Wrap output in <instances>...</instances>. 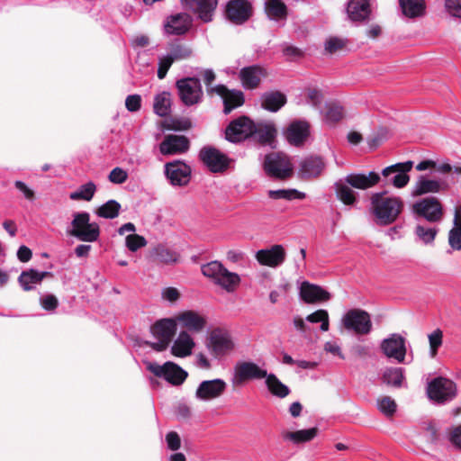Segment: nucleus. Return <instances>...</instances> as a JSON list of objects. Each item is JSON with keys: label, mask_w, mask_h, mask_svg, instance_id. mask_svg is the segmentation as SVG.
I'll list each match as a JSON object with an SVG mask.
<instances>
[{"label": "nucleus", "mask_w": 461, "mask_h": 461, "mask_svg": "<svg viewBox=\"0 0 461 461\" xmlns=\"http://www.w3.org/2000/svg\"><path fill=\"white\" fill-rule=\"evenodd\" d=\"M235 348L231 336L225 330L215 329L212 330L205 341V348L209 356L203 352L195 355L194 364L203 370H210L212 361H220L228 356Z\"/></svg>", "instance_id": "1"}, {"label": "nucleus", "mask_w": 461, "mask_h": 461, "mask_svg": "<svg viewBox=\"0 0 461 461\" xmlns=\"http://www.w3.org/2000/svg\"><path fill=\"white\" fill-rule=\"evenodd\" d=\"M386 192L375 193L371 196L372 212L379 225L393 223L402 213L404 203L399 196H386Z\"/></svg>", "instance_id": "2"}, {"label": "nucleus", "mask_w": 461, "mask_h": 461, "mask_svg": "<svg viewBox=\"0 0 461 461\" xmlns=\"http://www.w3.org/2000/svg\"><path fill=\"white\" fill-rule=\"evenodd\" d=\"M202 273L229 293L234 292L240 283V277L238 274L229 271L217 260L203 265Z\"/></svg>", "instance_id": "3"}, {"label": "nucleus", "mask_w": 461, "mask_h": 461, "mask_svg": "<svg viewBox=\"0 0 461 461\" xmlns=\"http://www.w3.org/2000/svg\"><path fill=\"white\" fill-rule=\"evenodd\" d=\"M67 233L83 242H95L100 237V227L90 221V214L87 212H75L71 221V228Z\"/></svg>", "instance_id": "4"}, {"label": "nucleus", "mask_w": 461, "mask_h": 461, "mask_svg": "<svg viewBox=\"0 0 461 461\" xmlns=\"http://www.w3.org/2000/svg\"><path fill=\"white\" fill-rule=\"evenodd\" d=\"M191 54L192 50L187 46L177 41L169 42L166 51L158 56V77L164 79L174 62L185 59Z\"/></svg>", "instance_id": "5"}, {"label": "nucleus", "mask_w": 461, "mask_h": 461, "mask_svg": "<svg viewBox=\"0 0 461 461\" xmlns=\"http://www.w3.org/2000/svg\"><path fill=\"white\" fill-rule=\"evenodd\" d=\"M411 212L415 219L425 220L429 223L440 222L444 211L440 201L433 196L417 200L411 205Z\"/></svg>", "instance_id": "6"}, {"label": "nucleus", "mask_w": 461, "mask_h": 461, "mask_svg": "<svg viewBox=\"0 0 461 461\" xmlns=\"http://www.w3.org/2000/svg\"><path fill=\"white\" fill-rule=\"evenodd\" d=\"M143 363L147 370L155 376L162 378L173 385L182 384L188 375L185 370L171 361H167L163 365L149 360H145Z\"/></svg>", "instance_id": "7"}, {"label": "nucleus", "mask_w": 461, "mask_h": 461, "mask_svg": "<svg viewBox=\"0 0 461 461\" xmlns=\"http://www.w3.org/2000/svg\"><path fill=\"white\" fill-rule=\"evenodd\" d=\"M176 331V320L173 318L161 319L156 321L150 328V332L157 341H147L146 344L155 351L161 352L168 347Z\"/></svg>", "instance_id": "8"}, {"label": "nucleus", "mask_w": 461, "mask_h": 461, "mask_svg": "<svg viewBox=\"0 0 461 461\" xmlns=\"http://www.w3.org/2000/svg\"><path fill=\"white\" fill-rule=\"evenodd\" d=\"M267 369L252 361H239L233 367L230 379L233 386H240L250 380H261L267 376Z\"/></svg>", "instance_id": "9"}, {"label": "nucleus", "mask_w": 461, "mask_h": 461, "mask_svg": "<svg viewBox=\"0 0 461 461\" xmlns=\"http://www.w3.org/2000/svg\"><path fill=\"white\" fill-rule=\"evenodd\" d=\"M341 322L346 330L357 335H367L372 330L370 314L361 309L348 310L342 317Z\"/></svg>", "instance_id": "10"}, {"label": "nucleus", "mask_w": 461, "mask_h": 461, "mask_svg": "<svg viewBox=\"0 0 461 461\" xmlns=\"http://www.w3.org/2000/svg\"><path fill=\"white\" fill-rule=\"evenodd\" d=\"M258 131L257 125L247 116L231 121L225 130V139L232 143L241 142Z\"/></svg>", "instance_id": "11"}, {"label": "nucleus", "mask_w": 461, "mask_h": 461, "mask_svg": "<svg viewBox=\"0 0 461 461\" xmlns=\"http://www.w3.org/2000/svg\"><path fill=\"white\" fill-rule=\"evenodd\" d=\"M428 397L437 403H445L452 401L456 394V384L444 377H437L428 384Z\"/></svg>", "instance_id": "12"}, {"label": "nucleus", "mask_w": 461, "mask_h": 461, "mask_svg": "<svg viewBox=\"0 0 461 461\" xmlns=\"http://www.w3.org/2000/svg\"><path fill=\"white\" fill-rule=\"evenodd\" d=\"M180 100L186 106L196 104L202 101L203 89L197 77H185L176 83Z\"/></svg>", "instance_id": "13"}, {"label": "nucleus", "mask_w": 461, "mask_h": 461, "mask_svg": "<svg viewBox=\"0 0 461 461\" xmlns=\"http://www.w3.org/2000/svg\"><path fill=\"white\" fill-rule=\"evenodd\" d=\"M263 166L267 176L279 179L289 177L293 171L288 157L282 153L267 155Z\"/></svg>", "instance_id": "14"}, {"label": "nucleus", "mask_w": 461, "mask_h": 461, "mask_svg": "<svg viewBox=\"0 0 461 461\" xmlns=\"http://www.w3.org/2000/svg\"><path fill=\"white\" fill-rule=\"evenodd\" d=\"M412 167V161L396 163L384 168L382 176L388 184H392L396 188H402L410 181V176L407 173L411 170Z\"/></svg>", "instance_id": "15"}, {"label": "nucleus", "mask_w": 461, "mask_h": 461, "mask_svg": "<svg viewBox=\"0 0 461 461\" xmlns=\"http://www.w3.org/2000/svg\"><path fill=\"white\" fill-rule=\"evenodd\" d=\"M227 389V383L221 378L202 381L196 390L195 398L202 402H209L221 397Z\"/></svg>", "instance_id": "16"}, {"label": "nucleus", "mask_w": 461, "mask_h": 461, "mask_svg": "<svg viewBox=\"0 0 461 461\" xmlns=\"http://www.w3.org/2000/svg\"><path fill=\"white\" fill-rule=\"evenodd\" d=\"M191 167L181 160H174L165 164V175L174 186L186 185L191 178Z\"/></svg>", "instance_id": "17"}, {"label": "nucleus", "mask_w": 461, "mask_h": 461, "mask_svg": "<svg viewBox=\"0 0 461 461\" xmlns=\"http://www.w3.org/2000/svg\"><path fill=\"white\" fill-rule=\"evenodd\" d=\"M380 348L387 357L393 358L398 363L404 361L406 356L405 339L400 334L393 333L383 339Z\"/></svg>", "instance_id": "18"}, {"label": "nucleus", "mask_w": 461, "mask_h": 461, "mask_svg": "<svg viewBox=\"0 0 461 461\" xmlns=\"http://www.w3.org/2000/svg\"><path fill=\"white\" fill-rule=\"evenodd\" d=\"M200 158L214 173L226 170L231 161L225 154L212 147L202 149Z\"/></svg>", "instance_id": "19"}, {"label": "nucleus", "mask_w": 461, "mask_h": 461, "mask_svg": "<svg viewBox=\"0 0 461 461\" xmlns=\"http://www.w3.org/2000/svg\"><path fill=\"white\" fill-rule=\"evenodd\" d=\"M186 10L193 12L204 23L212 21L218 0H180Z\"/></svg>", "instance_id": "20"}, {"label": "nucleus", "mask_w": 461, "mask_h": 461, "mask_svg": "<svg viewBox=\"0 0 461 461\" xmlns=\"http://www.w3.org/2000/svg\"><path fill=\"white\" fill-rule=\"evenodd\" d=\"M225 14L229 21L242 24L252 14V5L248 0H230L226 5Z\"/></svg>", "instance_id": "21"}, {"label": "nucleus", "mask_w": 461, "mask_h": 461, "mask_svg": "<svg viewBox=\"0 0 461 461\" xmlns=\"http://www.w3.org/2000/svg\"><path fill=\"white\" fill-rule=\"evenodd\" d=\"M174 320H176V323L178 322L185 329L184 331L189 333L202 332L205 329L207 322L204 316L191 310L178 313Z\"/></svg>", "instance_id": "22"}, {"label": "nucleus", "mask_w": 461, "mask_h": 461, "mask_svg": "<svg viewBox=\"0 0 461 461\" xmlns=\"http://www.w3.org/2000/svg\"><path fill=\"white\" fill-rule=\"evenodd\" d=\"M267 75L266 68L259 65L248 66L240 70L239 78L246 90H253L259 86L261 80Z\"/></svg>", "instance_id": "23"}, {"label": "nucleus", "mask_w": 461, "mask_h": 461, "mask_svg": "<svg viewBox=\"0 0 461 461\" xmlns=\"http://www.w3.org/2000/svg\"><path fill=\"white\" fill-rule=\"evenodd\" d=\"M299 295L306 303H318L330 299V294L328 291L308 281L301 283Z\"/></svg>", "instance_id": "24"}, {"label": "nucleus", "mask_w": 461, "mask_h": 461, "mask_svg": "<svg viewBox=\"0 0 461 461\" xmlns=\"http://www.w3.org/2000/svg\"><path fill=\"white\" fill-rule=\"evenodd\" d=\"M212 92L216 93L223 100L225 114L230 113L232 110L241 106L244 104V95L240 90H229L223 85H218L212 88Z\"/></svg>", "instance_id": "25"}, {"label": "nucleus", "mask_w": 461, "mask_h": 461, "mask_svg": "<svg viewBox=\"0 0 461 461\" xmlns=\"http://www.w3.org/2000/svg\"><path fill=\"white\" fill-rule=\"evenodd\" d=\"M189 140L185 136L168 134L159 144V151L162 155L182 154L188 150Z\"/></svg>", "instance_id": "26"}, {"label": "nucleus", "mask_w": 461, "mask_h": 461, "mask_svg": "<svg viewBox=\"0 0 461 461\" xmlns=\"http://www.w3.org/2000/svg\"><path fill=\"white\" fill-rule=\"evenodd\" d=\"M310 134V124L304 120L292 122L285 131V138L294 146L302 145Z\"/></svg>", "instance_id": "27"}, {"label": "nucleus", "mask_w": 461, "mask_h": 461, "mask_svg": "<svg viewBox=\"0 0 461 461\" xmlns=\"http://www.w3.org/2000/svg\"><path fill=\"white\" fill-rule=\"evenodd\" d=\"M256 258L260 265L276 267L285 261V252L281 245H274L270 249L258 250Z\"/></svg>", "instance_id": "28"}, {"label": "nucleus", "mask_w": 461, "mask_h": 461, "mask_svg": "<svg viewBox=\"0 0 461 461\" xmlns=\"http://www.w3.org/2000/svg\"><path fill=\"white\" fill-rule=\"evenodd\" d=\"M195 341L187 331H180L171 346V354L177 357H186L192 355Z\"/></svg>", "instance_id": "29"}, {"label": "nucleus", "mask_w": 461, "mask_h": 461, "mask_svg": "<svg viewBox=\"0 0 461 461\" xmlns=\"http://www.w3.org/2000/svg\"><path fill=\"white\" fill-rule=\"evenodd\" d=\"M191 24V17L187 14H176L167 18L164 30L167 34L181 35L185 33Z\"/></svg>", "instance_id": "30"}, {"label": "nucleus", "mask_w": 461, "mask_h": 461, "mask_svg": "<svg viewBox=\"0 0 461 461\" xmlns=\"http://www.w3.org/2000/svg\"><path fill=\"white\" fill-rule=\"evenodd\" d=\"M448 188V185L443 180L429 179L420 176L415 183L411 194L419 196L429 193H439Z\"/></svg>", "instance_id": "31"}, {"label": "nucleus", "mask_w": 461, "mask_h": 461, "mask_svg": "<svg viewBox=\"0 0 461 461\" xmlns=\"http://www.w3.org/2000/svg\"><path fill=\"white\" fill-rule=\"evenodd\" d=\"M380 180V176L375 172L365 174H349L345 177L346 184L357 189H368L375 185Z\"/></svg>", "instance_id": "32"}, {"label": "nucleus", "mask_w": 461, "mask_h": 461, "mask_svg": "<svg viewBox=\"0 0 461 461\" xmlns=\"http://www.w3.org/2000/svg\"><path fill=\"white\" fill-rule=\"evenodd\" d=\"M347 13L353 22L366 20L370 14V5L367 0H350L348 4Z\"/></svg>", "instance_id": "33"}, {"label": "nucleus", "mask_w": 461, "mask_h": 461, "mask_svg": "<svg viewBox=\"0 0 461 461\" xmlns=\"http://www.w3.org/2000/svg\"><path fill=\"white\" fill-rule=\"evenodd\" d=\"M286 96L280 91H268L261 95V106L267 111L276 113L286 104Z\"/></svg>", "instance_id": "34"}, {"label": "nucleus", "mask_w": 461, "mask_h": 461, "mask_svg": "<svg viewBox=\"0 0 461 461\" xmlns=\"http://www.w3.org/2000/svg\"><path fill=\"white\" fill-rule=\"evenodd\" d=\"M325 164L320 157H309L304 158L300 165V175L310 178L318 176L324 169Z\"/></svg>", "instance_id": "35"}, {"label": "nucleus", "mask_w": 461, "mask_h": 461, "mask_svg": "<svg viewBox=\"0 0 461 461\" xmlns=\"http://www.w3.org/2000/svg\"><path fill=\"white\" fill-rule=\"evenodd\" d=\"M48 272H40L35 269L23 271L18 277V282L24 291H31L41 283L43 278L48 276Z\"/></svg>", "instance_id": "36"}, {"label": "nucleus", "mask_w": 461, "mask_h": 461, "mask_svg": "<svg viewBox=\"0 0 461 461\" xmlns=\"http://www.w3.org/2000/svg\"><path fill=\"white\" fill-rule=\"evenodd\" d=\"M264 379L266 386L274 396L285 398L290 393L289 387L283 384L275 374L267 373V376Z\"/></svg>", "instance_id": "37"}, {"label": "nucleus", "mask_w": 461, "mask_h": 461, "mask_svg": "<svg viewBox=\"0 0 461 461\" xmlns=\"http://www.w3.org/2000/svg\"><path fill=\"white\" fill-rule=\"evenodd\" d=\"M318 434L317 428L308 429H300L296 431H285L282 437L285 440H289L294 444H301L312 440Z\"/></svg>", "instance_id": "38"}, {"label": "nucleus", "mask_w": 461, "mask_h": 461, "mask_svg": "<svg viewBox=\"0 0 461 461\" xmlns=\"http://www.w3.org/2000/svg\"><path fill=\"white\" fill-rule=\"evenodd\" d=\"M448 242L452 249H461V204L455 209L454 227L449 231Z\"/></svg>", "instance_id": "39"}, {"label": "nucleus", "mask_w": 461, "mask_h": 461, "mask_svg": "<svg viewBox=\"0 0 461 461\" xmlns=\"http://www.w3.org/2000/svg\"><path fill=\"white\" fill-rule=\"evenodd\" d=\"M154 113L160 116L166 117L171 112V95L168 92H161L157 94L153 102Z\"/></svg>", "instance_id": "40"}, {"label": "nucleus", "mask_w": 461, "mask_h": 461, "mask_svg": "<svg viewBox=\"0 0 461 461\" xmlns=\"http://www.w3.org/2000/svg\"><path fill=\"white\" fill-rule=\"evenodd\" d=\"M265 11L271 20L279 21L286 17V6L281 0H266Z\"/></svg>", "instance_id": "41"}, {"label": "nucleus", "mask_w": 461, "mask_h": 461, "mask_svg": "<svg viewBox=\"0 0 461 461\" xmlns=\"http://www.w3.org/2000/svg\"><path fill=\"white\" fill-rule=\"evenodd\" d=\"M97 190L96 185L93 181L81 185L76 191L69 194L72 201L90 202Z\"/></svg>", "instance_id": "42"}, {"label": "nucleus", "mask_w": 461, "mask_h": 461, "mask_svg": "<svg viewBox=\"0 0 461 461\" xmlns=\"http://www.w3.org/2000/svg\"><path fill=\"white\" fill-rule=\"evenodd\" d=\"M400 6L404 15L417 17L423 14L425 5L423 0H399Z\"/></svg>", "instance_id": "43"}, {"label": "nucleus", "mask_w": 461, "mask_h": 461, "mask_svg": "<svg viewBox=\"0 0 461 461\" xmlns=\"http://www.w3.org/2000/svg\"><path fill=\"white\" fill-rule=\"evenodd\" d=\"M346 182L339 181L335 184L336 195L346 205H353L357 199L355 192Z\"/></svg>", "instance_id": "44"}, {"label": "nucleus", "mask_w": 461, "mask_h": 461, "mask_svg": "<svg viewBox=\"0 0 461 461\" xmlns=\"http://www.w3.org/2000/svg\"><path fill=\"white\" fill-rule=\"evenodd\" d=\"M403 379L404 375L402 367H388L384 370L383 375L384 382L395 387H400Z\"/></svg>", "instance_id": "45"}, {"label": "nucleus", "mask_w": 461, "mask_h": 461, "mask_svg": "<svg viewBox=\"0 0 461 461\" xmlns=\"http://www.w3.org/2000/svg\"><path fill=\"white\" fill-rule=\"evenodd\" d=\"M121 204L115 200H109L102 204L96 211L99 217L104 219H114L119 215Z\"/></svg>", "instance_id": "46"}, {"label": "nucleus", "mask_w": 461, "mask_h": 461, "mask_svg": "<svg viewBox=\"0 0 461 461\" xmlns=\"http://www.w3.org/2000/svg\"><path fill=\"white\" fill-rule=\"evenodd\" d=\"M268 196L272 199H284V200H295V199H303L305 197V194L299 192L296 189H278V190H269Z\"/></svg>", "instance_id": "47"}, {"label": "nucleus", "mask_w": 461, "mask_h": 461, "mask_svg": "<svg viewBox=\"0 0 461 461\" xmlns=\"http://www.w3.org/2000/svg\"><path fill=\"white\" fill-rule=\"evenodd\" d=\"M438 230L436 227H426L421 224H418L415 228V234L423 244L429 245L433 243Z\"/></svg>", "instance_id": "48"}, {"label": "nucleus", "mask_w": 461, "mask_h": 461, "mask_svg": "<svg viewBox=\"0 0 461 461\" xmlns=\"http://www.w3.org/2000/svg\"><path fill=\"white\" fill-rule=\"evenodd\" d=\"M154 254L158 261L166 264L175 263L178 259V254L176 251L163 245L156 247Z\"/></svg>", "instance_id": "49"}, {"label": "nucleus", "mask_w": 461, "mask_h": 461, "mask_svg": "<svg viewBox=\"0 0 461 461\" xmlns=\"http://www.w3.org/2000/svg\"><path fill=\"white\" fill-rule=\"evenodd\" d=\"M306 321L312 323L321 322V330L322 331L329 330L330 322H329V314L326 310H317L316 312L309 314L306 317Z\"/></svg>", "instance_id": "50"}, {"label": "nucleus", "mask_w": 461, "mask_h": 461, "mask_svg": "<svg viewBox=\"0 0 461 461\" xmlns=\"http://www.w3.org/2000/svg\"><path fill=\"white\" fill-rule=\"evenodd\" d=\"M396 402L389 396H383L377 400L378 410L386 416H392L396 411Z\"/></svg>", "instance_id": "51"}, {"label": "nucleus", "mask_w": 461, "mask_h": 461, "mask_svg": "<svg viewBox=\"0 0 461 461\" xmlns=\"http://www.w3.org/2000/svg\"><path fill=\"white\" fill-rule=\"evenodd\" d=\"M429 354L432 357L437 355L438 349L441 347L443 342V332L440 329H436L433 332L429 334Z\"/></svg>", "instance_id": "52"}, {"label": "nucleus", "mask_w": 461, "mask_h": 461, "mask_svg": "<svg viewBox=\"0 0 461 461\" xmlns=\"http://www.w3.org/2000/svg\"><path fill=\"white\" fill-rule=\"evenodd\" d=\"M125 245L129 250L135 252L147 245V240L143 236L138 234H130L125 239Z\"/></svg>", "instance_id": "53"}, {"label": "nucleus", "mask_w": 461, "mask_h": 461, "mask_svg": "<svg viewBox=\"0 0 461 461\" xmlns=\"http://www.w3.org/2000/svg\"><path fill=\"white\" fill-rule=\"evenodd\" d=\"M342 117H343V108L341 106L337 105V104L329 105L326 114H325V119L328 122H331V123L337 122L339 120H341Z\"/></svg>", "instance_id": "54"}, {"label": "nucleus", "mask_w": 461, "mask_h": 461, "mask_svg": "<svg viewBox=\"0 0 461 461\" xmlns=\"http://www.w3.org/2000/svg\"><path fill=\"white\" fill-rule=\"evenodd\" d=\"M108 179L111 183L121 185L128 179V173L122 167H114L109 174Z\"/></svg>", "instance_id": "55"}, {"label": "nucleus", "mask_w": 461, "mask_h": 461, "mask_svg": "<svg viewBox=\"0 0 461 461\" xmlns=\"http://www.w3.org/2000/svg\"><path fill=\"white\" fill-rule=\"evenodd\" d=\"M307 103L313 107H319L322 102V94L317 88H308L306 90Z\"/></svg>", "instance_id": "56"}, {"label": "nucleus", "mask_w": 461, "mask_h": 461, "mask_svg": "<svg viewBox=\"0 0 461 461\" xmlns=\"http://www.w3.org/2000/svg\"><path fill=\"white\" fill-rule=\"evenodd\" d=\"M125 107L129 112L135 113L141 107V96L140 95H130L125 99Z\"/></svg>", "instance_id": "57"}, {"label": "nucleus", "mask_w": 461, "mask_h": 461, "mask_svg": "<svg viewBox=\"0 0 461 461\" xmlns=\"http://www.w3.org/2000/svg\"><path fill=\"white\" fill-rule=\"evenodd\" d=\"M41 306L48 312H53L59 305L57 297L53 294H46L40 299Z\"/></svg>", "instance_id": "58"}, {"label": "nucleus", "mask_w": 461, "mask_h": 461, "mask_svg": "<svg viewBox=\"0 0 461 461\" xmlns=\"http://www.w3.org/2000/svg\"><path fill=\"white\" fill-rule=\"evenodd\" d=\"M445 6L451 16L461 19V0H446Z\"/></svg>", "instance_id": "59"}, {"label": "nucleus", "mask_w": 461, "mask_h": 461, "mask_svg": "<svg viewBox=\"0 0 461 461\" xmlns=\"http://www.w3.org/2000/svg\"><path fill=\"white\" fill-rule=\"evenodd\" d=\"M166 442L167 447L172 451H176L181 447V439L179 435L175 431H170L166 435Z\"/></svg>", "instance_id": "60"}, {"label": "nucleus", "mask_w": 461, "mask_h": 461, "mask_svg": "<svg viewBox=\"0 0 461 461\" xmlns=\"http://www.w3.org/2000/svg\"><path fill=\"white\" fill-rule=\"evenodd\" d=\"M14 186L23 194L25 199L29 201H32L34 199V191L31 189L24 182L16 180L14 182Z\"/></svg>", "instance_id": "61"}, {"label": "nucleus", "mask_w": 461, "mask_h": 461, "mask_svg": "<svg viewBox=\"0 0 461 461\" xmlns=\"http://www.w3.org/2000/svg\"><path fill=\"white\" fill-rule=\"evenodd\" d=\"M343 46H344V42L342 41V40L333 37V38H330L325 42V50L329 53H334L337 50L342 49Z\"/></svg>", "instance_id": "62"}, {"label": "nucleus", "mask_w": 461, "mask_h": 461, "mask_svg": "<svg viewBox=\"0 0 461 461\" xmlns=\"http://www.w3.org/2000/svg\"><path fill=\"white\" fill-rule=\"evenodd\" d=\"M180 294L175 287H167L162 291V298L170 303H175L179 299Z\"/></svg>", "instance_id": "63"}, {"label": "nucleus", "mask_w": 461, "mask_h": 461, "mask_svg": "<svg viewBox=\"0 0 461 461\" xmlns=\"http://www.w3.org/2000/svg\"><path fill=\"white\" fill-rule=\"evenodd\" d=\"M450 441L461 449V425L456 427L450 434Z\"/></svg>", "instance_id": "64"}]
</instances>
